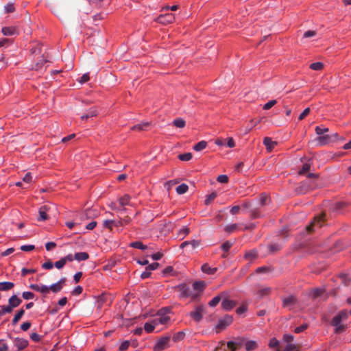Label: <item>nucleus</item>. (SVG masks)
I'll return each mask as SVG.
<instances>
[{"mask_svg":"<svg viewBox=\"0 0 351 351\" xmlns=\"http://www.w3.org/2000/svg\"><path fill=\"white\" fill-rule=\"evenodd\" d=\"M130 346V342L128 340L124 341L119 346L120 351H125L128 349Z\"/></svg>","mask_w":351,"mask_h":351,"instance_id":"bf43d9fd","label":"nucleus"},{"mask_svg":"<svg viewBox=\"0 0 351 351\" xmlns=\"http://www.w3.org/2000/svg\"><path fill=\"white\" fill-rule=\"evenodd\" d=\"M228 296V293L226 291H223L220 293L219 295L215 296L209 302L208 305L210 307H215L216 306L221 300H222V298L224 297Z\"/></svg>","mask_w":351,"mask_h":351,"instance_id":"4468645a","label":"nucleus"},{"mask_svg":"<svg viewBox=\"0 0 351 351\" xmlns=\"http://www.w3.org/2000/svg\"><path fill=\"white\" fill-rule=\"evenodd\" d=\"M14 344L17 348V351H21L28 346L29 342L27 339L16 337L14 340Z\"/></svg>","mask_w":351,"mask_h":351,"instance_id":"9b49d317","label":"nucleus"},{"mask_svg":"<svg viewBox=\"0 0 351 351\" xmlns=\"http://www.w3.org/2000/svg\"><path fill=\"white\" fill-rule=\"evenodd\" d=\"M201 269L202 272L210 275L215 274L217 271V269L216 267H211L207 263L204 264L202 266Z\"/></svg>","mask_w":351,"mask_h":351,"instance_id":"4be33fe9","label":"nucleus"},{"mask_svg":"<svg viewBox=\"0 0 351 351\" xmlns=\"http://www.w3.org/2000/svg\"><path fill=\"white\" fill-rule=\"evenodd\" d=\"M310 111H311V110L309 108H305L303 110V112L299 115L298 120L302 121V119H304L307 115H308V114L310 113Z\"/></svg>","mask_w":351,"mask_h":351,"instance_id":"052dcab7","label":"nucleus"},{"mask_svg":"<svg viewBox=\"0 0 351 351\" xmlns=\"http://www.w3.org/2000/svg\"><path fill=\"white\" fill-rule=\"evenodd\" d=\"M176 289L180 292L179 295L180 298H187L191 295V290L189 286L185 283L179 284L176 287Z\"/></svg>","mask_w":351,"mask_h":351,"instance_id":"0eeeda50","label":"nucleus"},{"mask_svg":"<svg viewBox=\"0 0 351 351\" xmlns=\"http://www.w3.org/2000/svg\"><path fill=\"white\" fill-rule=\"evenodd\" d=\"M233 321V318L232 316L229 315H225L223 317L219 319L216 325V328L219 330H224L227 326L230 325Z\"/></svg>","mask_w":351,"mask_h":351,"instance_id":"423d86ee","label":"nucleus"},{"mask_svg":"<svg viewBox=\"0 0 351 351\" xmlns=\"http://www.w3.org/2000/svg\"><path fill=\"white\" fill-rule=\"evenodd\" d=\"M315 188V184L311 183L308 180L303 181L300 183V186L298 189V191L300 193H306L308 190Z\"/></svg>","mask_w":351,"mask_h":351,"instance_id":"1a4fd4ad","label":"nucleus"},{"mask_svg":"<svg viewBox=\"0 0 351 351\" xmlns=\"http://www.w3.org/2000/svg\"><path fill=\"white\" fill-rule=\"evenodd\" d=\"M158 324L155 323L154 319L151 322H146L144 325V329L145 330L148 332H152L155 329L156 326Z\"/></svg>","mask_w":351,"mask_h":351,"instance_id":"bb28decb","label":"nucleus"},{"mask_svg":"<svg viewBox=\"0 0 351 351\" xmlns=\"http://www.w3.org/2000/svg\"><path fill=\"white\" fill-rule=\"evenodd\" d=\"M236 304L237 302L234 300H229L228 296L222 298L221 308L225 311H231Z\"/></svg>","mask_w":351,"mask_h":351,"instance_id":"9d476101","label":"nucleus"},{"mask_svg":"<svg viewBox=\"0 0 351 351\" xmlns=\"http://www.w3.org/2000/svg\"><path fill=\"white\" fill-rule=\"evenodd\" d=\"M296 302V299L294 296H289L287 298H285L282 300V305L284 307H291Z\"/></svg>","mask_w":351,"mask_h":351,"instance_id":"412c9836","label":"nucleus"},{"mask_svg":"<svg viewBox=\"0 0 351 351\" xmlns=\"http://www.w3.org/2000/svg\"><path fill=\"white\" fill-rule=\"evenodd\" d=\"M29 288L33 289L34 291L40 292L43 294H47L49 292V288L47 285H39L37 284H32L29 286Z\"/></svg>","mask_w":351,"mask_h":351,"instance_id":"dca6fc26","label":"nucleus"},{"mask_svg":"<svg viewBox=\"0 0 351 351\" xmlns=\"http://www.w3.org/2000/svg\"><path fill=\"white\" fill-rule=\"evenodd\" d=\"M348 317V313L345 310L339 311L338 314L333 317L330 324L335 328V333L341 334L346 330L347 326L342 324L341 322L346 319Z\"/></svg>","mask_w":351,"mask_h":351,"instance_id":"f257e3e1","label":"nucleus"},{"mask_svg":"<svg viewBox=\"0 0 351 351\" xmlns=\"http://www.w3.org/2000/svg\"><path fill=\"white\" fill-rule=\"evenodd\" d=\"M130 196L126 194L119 199V206H117L114 204L112 203L111 205V208L112 209L117 210L122 213L123 212H125L126 210L124 206L130 205Z\"/></svg>","mask_w":351,"mask_h":351,"instance_id":"7ed1b4c3","label":"nucleus"},{"mask_svg":"<svg viewBox=\"0 0 351 351\" xmlns=\"http://www.w3.org/2000/svg\"><path fill=\"white\" fill-rule=\"evenodd\" d=\"M185 337V333L183 331H179L175 333L173 336V341L174 342H178L179 341L182 340Z\"/></svg>","mask_w":351,"mask_h":351,"instance_id":"4c0bfd02","label":"nucleus"},{"mask_svg":"<svg viewBox=\"0 0 351 351\" xmlns=\"http://www.w3.org/2000/svg\"><path fill=\"white\" fill-rule=\"evenodd\" d=\"M315 131L317 135L320 136L325 132H328V128L326 127L317 126L315 129Z\"/></svg>","mask_w":351,"mask_h":351,"instance_id":"09e8293b","label":"nucleus"},{"mask_svg":"<svg viewBox=\"0 0 351 351\" xmlns=\"http://www.w3.org/2000/svg\"><path fill=\"white\" fill-rule=\"evenodd\" d=\"M346 206V204L343 202H336L333 206V210L338 213L340 212L343 208Z\"/></svg>","mask_w":351,"mask_h":351,"instance_id":"e433bc0d","label":"nucleus"},{"mask_svg":"<svg viewBox=\"0 0 351 351\" xmlns=\"http://www.w3.org/2000/svg\"><path fill=\"white\" fill-rule=\"evenodd\" d=\"M108 297V295L104 293H102L98 297L97 302L99 304V308H101L103 304L107 302Z\"/></svg>","mask_w":351,"mask_h":351,"instance_id":"c9c22d12","label":"nucleus"},{"mask_svg":"<svg viewBox=\"0 0 351 351\" xmlns=\"http://www.w3.org/2000/svg\"><path fill=\"white\" fill-rule=\"evenodd\" d=\"M1 32L4 36H14L19 34V29L15 26H8L3 27Z\"/></svg>","mask_w":351,"mask_h":351,"instance_id":"f8f14e48","label":"nucleus"},{"mask_svg":"<svg viewBox=\"0 0 351 351\" xmlns=\"http://www.w3.org/2000/svg\"><path fill=\"white\" fill-rule=\"evenodd\" d=\"M192 154L190 152L181 154L178 155V158L182 161H189L192 158Z\"/></svg>","mask_w":351,"mask_h":351,"instance_id":"c03bdc74","label":"nucleus"},{"mask_svg":"<svg viewBox=\"0 0 351 351\" xmlns=\"http://www.w3.org/2000/svg\"><path fill=\"white\" fill-rule=\"evenodd\" d=\"M130 246L133 248L140 249L142 250H145L147 249V246L144 245L141 241H134L132 242L130 244Z\"/></svg>","mask_w":351,"mask_h":351,"instance_id":"2f4dec72","label":"nucleus"},{"mask_svg":"<svg viewBox=\"0 0 351 351\" xmlns=\"http://www.w3.org/2000/svg\"><path fill=\"white\" fill-rule=\"evenodd\" d=\"M12 312L10 307L7 306H2L0 310V317L5 315V313H10Z\"/></svg>","mask_w":351,"mask_h":351,"instance_id":"680f3d73","label":"nucleus"},{"mask_svg":"<svg viewBox=\"0 0 351 351\" xmlns=\"http://www.w3.org/2000/svg\"><path fill=\"white\" fill-rule=\"evenodd\" d=\"M22 302V300L18 298L16 295H12L8 300V306L10 307L12 311L14 308L18 307Z\"/></svg>","mask_w":351,"mask_h":351,"instance_id":"2eb2a0df","label":"nucleus"},{"mask_svg":"<svg viewBox=\"0 0 351 351\" xmlns=\"http://www.w3.org/2000/svg\"><path fill=\"white\" fill-rule=\"evenodd\" d=\"M170 336H163L159 338L153 347L154 351H162L170 347Z\"/></svg>","mask_w":351,"mask_h":351,"instance_id":"f03ea898","label":"nucleus"},{"mask_svg":"<svg viewBox=\"0 0 351 351\" xmlns=\"http://www.w3.org/2000/svg\"><path fill=\"white\" fill-rule=\"evenodd\" d=\"M49 210V207L47 205L43 206L39 208V221H45L48 219L47 212Z\"/></svg>","mask_w":351,"mask_h":351,"instance_id":"a211bd4d","label":"nucleus"},{"mask_svg":"<svg viewBox=\"0 0 351 351\" xmlns=\"http://www.w3.org/2000/svg\"><path fill=\"white\" fill-rule=\"evenodd\" d=\"M339 278L341 280L342 283L348 286L351 282V277L348 274L341 273L339 275Z\"/></svg>","mask_w":351,"mask_h":351,"instance_id":"c756f323","label":"nucleus"},{"mask_svg":"<svg viewBox=\"0 0 351 351\" xmlns=\"http://www.w3.org/2000/svg\"><path fill=\"white\" fill-rule=\"evenodd\" d=\"M192 286L194 290L202 292L206 287V283L204 282V281L201 280L195 281L193 283Z\"/></svg>","mask_w":351,"mask_h":351,"instance_id":"393cba45","label":"nucleus"},{"mask_svg":"<svg viewBox=\"0 0 351 351\" xmlns=\"http://www.w3.org/2000/svg\"><path fill=\"white\" fill-rule=\"evenodd\" d=\"M311 169V164L310 163H304L302 168L300 169L299 171V174L300 175H302V174H304L306 172L308 171Z\"/></svg>","mask_w":351,"mask_h":351,"instance_id":"603ef678","label":"nucleus"},{"mask_svg":"<svg viewBox=\"0 0 351 351\" xmlns=\"http://www.w3.org/2000/svg\"><path fill=\"white\" fill-rule=\"evenodd\" d=\"M36 271V269H27V268H23L21 270V275L23 276H25L29 274H34Z\"/></svg>","mask_w":351,"mask_h":351,"instance_id":"e2e57ef3","label":"nucleus"},{"mask_svg":"<svg viewBox=\"0 0 351 351\" xmlns=\"http://www.w3.org/2000/svg\"><path fill=\"white\" fill-rule=\"evenodd\" d=\"M271 292V288L269 287H266V288H263V289H260L258 291V295L261 297V298H263L265 295H267L270 293Z\"/></svg>","mask_w":351,"mask_h":351,"instance_id":"49530a36","label":"nucleus"},{"mask_svg":"<svg viewBox=\"0 0 351 351\" xmlns=\"http://www.w3.org/2000/svg\"><path fill=\"white\" fill-rule=\"evenodd\" d=\"M189 246L191 247V249L192 250L196 249L197 247H198L200 245V241H199V240L189 241Z\"/></svg>","mask_w":351,"mask_h":351,"instance_id":"864d4df0","label":"nucleus"},{"mask_svg":"<svg viewBox=\"0 0 351 351\" xmlns=\"http://www.w3.org/2000/svg\"><path fill=\"white\" fill-rule=\"evenodd\" d=\"M35 246L34 245H23L21 246V250L24 252H30L34 250Z\"/></svg>","mask_w":351,"mask_h":351,"instance_id":"69168bd1","label":"nucleus"},{"mask_svg":"<svg viewBox=\"0 0 351 351\" xmlns=\"http://www.w3.org/2000/svg\"><path fill=\"white\" fill-rule=\"evenodd\" d=\"M317 141L319 145H326L332 143L330 134L320 135L317 138Z\"/></svg>","mask_w":351,"mask_h":351,"instance_id":"6ab92c4d","label":"nucleus"},{"mask_svg":"<svg viewBox=\"0 0 351 351\" xmlns=\"http://www.w3.org/2000/svg\"><path fill=\"white\" fill-rule=\"evenodd\" d=\"M238 229V224L237 223H232L227 225L224 230L228 234H230L234 231H236Z\"/></svg>","mask_w":351,"mask_h":351,"instance_id":"58836bf2","label":"nucleus"},{"mask_svg":"<svg viewBox=\"0 0 351 351\" xmlns=\"http://www.w3.org/2000/svg\"><path fill=\"white\" fill-rule=\"evenodd\" d=\"M82 291H83L82 287L78 285L73 289L71 293H72V295H77L81 294L82 293Z\"/></svg>","mask_w":351,"mask_h":351,"instance_id":"338daca9","label":"nucleus"},{"mask_svg":"<svg viewBox=\"0 0 351 351\" xmlns=\"http://www.w3.org/2000/svg\"><path fill=\"white\" fill-rule=\"evenodd\" d=\"M204 311V306L203 304H200L197 306L195 308L194 311H191L189 313V315L192 318L193 321H195L197 323H199L203 319Z\"/></svg>","mask_w":351,"mask_h":351,"instance_id":"39448f33","label":"nucleus"},{"mask_svg":"<svg viewBox=\"0 0 351 351\" xmlns=\"http://www.w3.org/2000/svg\"><path fill=\"white\" fill-rule=\"evenodd\" d=\"M263 144L266 147L267 149L271 151L277 143L276 142L273 141L271 138L265 137L263 140Z\"/></svg>","mask_w":351,"mask_h":351,"instance_id":"a878e982","label":"nucleus"},{"mask_svg":"<svg viewBox=\"0 0 351 351\" xmlns=\"http://www.w3.org/2000/svg\"><path fill=\"white\" fill-rule=\"evenodd\" d=\"M22 297L25 300H31L34 298V293L30 291H24L22 293Z\"/></svg>","mask_w":351,"mask_h":351,"instance_id":"13d9d810","label":"nucleus"},{"mask_svg":"<svg viewBox=\"0 0 351 351\" xmlns=\"http://www.w3.org/2000/svg\"><path fill=\"white\" fill-rule=\"evenodd\" d=\"M324 64L321 62H313L310 64L309 68L314 71H320L323 69Z\"/></svg>","mask_w":351,"mask_h":351,"instance_id":"ea45409f","label":"nucleus"},{"mask_svg":"<svg viewBox=\"0 0 351 351\" xmlns=\"http://www.w3.org/2000/svg\"><path fill=\"white\" fill-rule=\"evenodd\" d=\"M65 264V260L61 258L59 261L55 262L53 265L57 269H62Z\"/></svg>","mask_w":351,"mask_h":351,"instance_id":"4d7b16f0","label":"nucleus"},{"mask_svg":"<svg viewBox=\"0 0 351 351\" xmlns=\"http://www.w3.org/2000/svg\"><path fill=\"white\" fill-rule=\"evenodd\" d=\"M188 189H189L188 185L184 183H182L176 187V192L179 195H182V194L186 193Z\"/></svg>","mask_w":351,"mask_h":351,"instance_id":"72a5a7b5","label":"nucleus"},{"mask_svg":"<svg viewBox=\"0 0 351 351\" xmlns=\"http://www.w3.org/2000/svg\"><path fill=\"white\" fill-rule=\"evenodd\" d=\"M206 146L207 142L205 141H201L193 146V149L196 152H200L205 149Z\"/></svg>","mask_w":351,"mask_h":351,"instance_id":"473e14b6","label":"nucleus"},{"mask_svg":"<svg viewBox=\"0 0 351 351\" xmlns=\"http://www.w3.org/2000/svg\"><path fill=\"white\" fill-rule=\"evenodd\" d=\"M217 181L219 183H227L228 182V177L226 175H219L217 178Z\"/></svg>","mask_w":351,"mask_h":351,"instance_id":"0e129e2a","label":"nucleus"},{"mask_svg":"<svg viewBox=\"0 0 351 351\" xmlns=\"http://www.w3.org/2000/svg\"><path fill=\"white\" fill-rule=\"evenodd\" d=\"M232 246V243L230 241H226L221 245L220 247L224 252H228Z\"/></svg>","mask_w":351,"mask_h":351,"instance_id":"79ce46f5","label":"nucleus"},{"mask_svg":"<svg viewBox=\"0 0 351 351\" xmlns=\"http://www.w3.org/2000/svg\"><path fill=\"white\" fill-rule=\"evenodd\" d=\"M49 290H51L53 293H58L62 289V286H60L57 282L52 284L49 287Z\"/></svg>","mask_w":351,"mask_h":351,"instance_id":"3c124183","label":"nucleus"},{"mask_svg":"<svg viewBox=\"0 0 351 351\" xmlns=\"http://www.w3.org/2000/svg\"><path fill=\"white\" fill-rule=\"evenodd\" d=\"M98 114V111L96 108H90L87 112L81 117L82 120H87L90 118L96 117Z\"/></svg>","mask_w":351,"mask_h":351,"instance_id":"aec40b11","label":"nucleus"},{"mask_svg":"<svg viewBox=\"0 0 351 351\" xmlns=\"http://www.w3.org/2000/svg\"><path fill=\"white\" fill-rule=\"evenodd\" d=\"M281 247V245L278 243H272L268 245V249L271 253L279 251Z\"/></svg>","mask_w":351,"mask_h":351,"instance_id":"a18cd8bd","label":"nucleus"},{"mask_svg":"<svg viewBox=\"0 0 351 351\" xmlns=\"http://www.w3.org/2000/svg\"><path fill=\"white\" fill-rule=\"evenodd\" d=\"M49 62V60L45 58L43 56L42 57V58L36 63L34 69L36 70V71H38L40 69H41L44 65V64L47 63Z\"/></svg>","mask_w":351,"mask_h":351,"instance_id":"f704fd0d","label":"nucleus"},{"mask_svg":"<svg viewBox=\"0 0 351 351\" xmlns=\"http://www.w3.org/2000/svg\"><path fill=\"white\" fill-rule=\"evenodd\" d=\"M174 20V15L172 13H168L165 14H160L156 18V21L158 23L167 25L173 23Z\"/></svg>","mask_w":351,"mask_h":351,"instance_id":"6e6552de","label":"nucleus"},{"mask_svg":"<svg viewBox=\"0 0 351 351\" xmlns=\"http://www.w3.org/2000/svg\"><path fill=\"white\" fill-rule=\"evenodd\" d=\"M74 258L78 262L86 261L89 258V254L86 252H77L75 254Z\"/></svg>","mask_w":351,"mask_h":351,"instance_id":"b1692460","label":"nucleus"},{"mask_svg":"<svg viewBox=\"0 0 351 351\" xmlns=\"http://www.w3.org/2000/svg\"><path fill=\"white\" fill-rule=\"evenodd\" d=\"M173 123V125H175L176 127H177L178 128H184L186 124L185 121L181 118L176 119Z\"/></svg>","mask_w":351,"mask_h":351,"instance_id":"37998d69","label":"nucleus"},{"mask_svg":"<svg viewBox=\"0 0 351 351\" xmlns=\"http://www.w3.org/2000/svg\"><path fill=\"white\" fill-rule=\"evenodd\" d=\"M324 215H319L314 218V220L306 227V230L308 232L315 231L316 229L321 228L324 223Z\"/></svg>","mask_w":351,"mask_h":351,"instance_id":"20e7f679","label":"nucleus"},{"mask_svg":"<svg viewBox=\"0 0 351 351\" xmlns=\"http://www.w3.org/2000/svg\"><path fill=\"white\" fill-rule=\"evenodd\" d=\"M170 319V317L165 313H158V317L154 318L155 323L159 324H165Z\"/></svg>","mask_w":351,"mask_h":351,"instance_id":"f3484780","label":"nucleus"},{"mask_svg":"<svg viewBox=\"0 0 351 351\" xmlns=\"http://www.w3.org/2000/svg\"><path fill=\"white\" fill-rule=\"evenodd\" d=\"M14 284L12 282H0V291H8L12 289Z\"/></svg>","mask_w":351,"mask_h":351,"instance_id":"7c9ffc66","label":"nucleus"},{"mask_svg":"<svg viewBox=\"0 0 351 351\" xmlns=\"http://www.w3.org/2000/svg\"><path fill=\"white\" fill-rule=\"evenodd\" d=\"M244 257L245 259L252 261L258 257V252L255 249L251 250L245 254Z\"/></svg>","mask_w":351,"mask_h":351,"instance_id":"5701e85b","label":"nucleus"},{"mask_svg":"<svg viewBox=\"0 0 351 351\" xmlns=\"http://www.w3.org/2000/svg\"><path fill=\"white\" fill-rule=\"evenodd\" d=\"M268 346L270 348H277L279 346V341L276 337H273L270 339Z\"/></svg>","mask_w":351,"mask_h":351,"instance_id":"8fccbe9b","label":"nucleus"},{"mask_svg":"<svg viewBox=\"0 0 351 351\" xmlns=\"http://www.w3.org/2000/svg\"><path fill=\"white\" fill-rule=\"evenodd\" d=\"M190 232V230L187 227H183L182 229L180 230L178 234L180 236L182 235V239L186 236Z\"/></svg>","mask_w":351,"mask_h":351,"instance_id":"774afa93","label":"nucleus"},{"mask_svg":"<svg viewBox=\"0 0 351 351\" xmlns=\"http://www.w3.org/2000/svg\"><path fill=\"white\" fill-rule=\"evenodd\" d=\"M217 197V193L215 192H213L208 195L206 196L204 204L206 205L210 204V203L213 201Z\"/></svg>","mask_w":351,"mask_h":351,"instance_id":"de8ad7c7","label":"nucleus"},{"mask_svg":"<svg viewBox=\"0 0 351 351\" xmlns=\"http://www.w3.org/2000/svg\"><path fill=\"white\" fill-rule=\"evenodd\" d=\"M173 268L171 266H168L162 270V274L164 276H173Z\"/></svg>","mask_w":351,"mask_h":351,"instance_id":"5fc2aeb1","label":"nucleus"},{"mask_svg":"<svg viewBox=\"0 0 351 351\" xmlns=\"http://www.w3.org/2000/svg\"><path fill=\"white\" fill-rule=\"evenodd\" d=\"M244 341L245 340L243 339H237L234 341H228L227 346L231 351H234L238 348L241 347L243 345Z\"/></svg>","mask_w":351,"mask_h":351,"instance_id":"ddd939ff","label":"nucleus"},{"mask_svg":"<svg viewBox=\"0 0 351 351\" xmlns=\"http://www.w3.org/2000/svg\"><path fill=\"white\" fill-rule=\"evenodd\" d=\"M25 314V310L23 308H21L17 311V313L14 315V318L12 319V325H15L18 323V322L21 319V317Z\"/></svg>","mask_w":351,"mask_h":351,"instance_id":"cd10ccee","label":"nucleus"},{"mask_svg":"<svg viewBox=\"0 0 351 351\" xmlns=\"http://www.w3.org/2000/svg\"><path fill=\"white\" fill-rule=\"evenodd\" d=\"M148 125H149V123L148 122L138 123V124H136V125L132 126L131 128V130H132L141 131V130H145V128L147 127Z\"/></svg>","mask_w":351,"mask_h":351,"instance_id":"a19ab883","label":"nucleus"},{"mask_svg":"<svg viewBox=\"0 0 351 351\" xmlns=\"http://www.w3.org/2000/svg\"><path fill=\"white\" fill-rule=\"evenodd\" d=\"M277 103L276 100L272 99L267 102L263 107V110H269Z\"/></svg>","mask_w":351,"mask_h":351,"instance_id":"6e6d98bb","label":"nucleus"},{"mask_svg":"<svg viewBox=\"0 0 351 351\" xmlns=\"http://www.w3.org/2000/svg\"><path fill=\"white\" fill-rule=\"evenodd\" d=\"M258 347L256 341L253 340L247 341L245 343V348L247 351H252Z\"/></svg>","mask_w":351,"mask_h":351,"instance_id":"c85d7f7f","label":"nucleus"}]
</instances>
